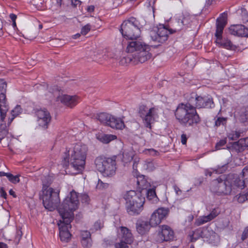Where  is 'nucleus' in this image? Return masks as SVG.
<instances>
[{
    "instance_id": "nucleus-37",
    "label": "nucleus",
    "mask_w": 248,
    "mask_h": 248,
    "mask_svg": "<svg viewBox=\"0 0 248 248\" xmlns=\"http://www.w3.org/2000/svg\"><path fill=\"white\" fill-rule=\"evenodd\" d=\"M8 179L13 183L16 184L19 182V178L17 175L14 176L12 174L9 173L7 175Z\"/></svg>"
},
{
    "instance_id": "nucleus-18",
    "label": "nucleus",
    "mask_w": 248,
    "mask_h": 248,
    "mask_svg": "<svg viewBox=\"0 0 248 248\" xmlns=\"http://www.w3.org/2000/svg\"><path fill=\"white\" fill-rule=\"evenodd\" d=\"M78 99L79 98L77 95L71 96L67 94H63L58 97V100L70 108L76 106L78 102Z\"/></svg>"
},
{
    "instance_id": "nucleus-46",
    "label": "nucleus",
    "mask_w": 248,
    "mask_h": 248,
    "mask_svg": "<svg viewBox=\"0 0 248 248\" xmlns=\"http://www.w3.org/2000/svg\"><path fill=\"white\" fill-rule=\"evenodd\" d=\"M147 198H149L150 197H154L156 196L155 192L154 190H149L147 192Z\"/></svg>"
},
{
    "instance_id": "nucleus-2",
    "label": "nucleus",
    "mask_w": 248,
    "mask_h": 248,
    "mask_svg": "<svg viewBox=\"0 0 248 248\" xmlns=\"http://www.w3.org/2000/svg\"><path fill=\"white\" fill-rule=\"evenodd\" d=\"M78 194L72 190L58 208V212L62 218L58 223L60 237L62 241L67 242L71 237L69 229L71 228V222L74 219V211L78 209Z\"/></svg>"
},
{
    "instance_id": "nucleus-5",
    "label": "nucleus",
    "mask_w": 248,
    "mask_h": 248,
    "mask_svg": "<svg viewBox=\"0 0 248 248\" xmlns=\"http://www.w3.org/2000/svg\"><path fill=\"white\" fill-rule=\"evenodd\" d=\"M127 213L132 216L139 214L143 210L145 197L140 191L130 190L124 195Z\"/></svg>"
},
{
    "instance_id": "nucleus-52",
    "label": "nucleus",
    "mask_w": 248,
    "mask_h": 248,
    "mask_svg": "<svg viewBox=\"0 0 248 248\" xmlns=\"http://www.w3.org/2000/svg\"><path fill=\"white\" fill-rule=\"evenodd\" d=\"M10 19L13 21H16V20L17 18V16L14 14H11L9 16Z\"/></svg>"
},
{
    "instance_id": "nucleus-56",
    "label": "nucleus",
    "mask_w": 248,
    "mask_h": 248,
    "mask_svg": "<svg viewBox=\"0 0 248 248\" xmlns=\"http://www.w3.org/2000/svg\"><path fill=\"white\" fill-rule=\"evenodd\" d=\"M9 194L11 195H13L14 197H16L15 193L12 189L9 190Z\"/></svg>"
},
{
    "instance_id": "nucleus-11",
    "label": "nucleus",
    "mask_w": 248,
    "mask_h": 248,
    "mask_svg": "<svg viewBox=\"0 0 248 248\" xmlns=\"http://www.w3.org/2000/svg\"><path fill=\"white\" fill-rule=\"evenodd\" d=\"M192 16L187 13L176 16L171 23L170 33L172 34L184 29L192 21Z\"/></svg>"
},
{
    "instance_id": "nucleus-57",
    "label": "nucleus",
    "mask_w": 248,
    "mask_h": 248,
    "mask_svg": "<svg viewBox=\"0 0 248 248\" xmlns=\"http://www.w3.org/2000/svg\"><path fill=\"white\" fill-rule=\"evenodd\" d=\"M212 0H208V1H206V5L207 6H209L212 4Z\"/></svg>"
},
{
    "instance_id": "nucleus-7",
    "label": "nucleus",
    "mask_w": 248,
    "mask_h": 248,
    "mask_svg": "<svg viewBox=\"0 0 248 248\" xmlns=\"http://www.w3.org/2000/svg\"><path fill=\"white\" fill-rule=\"evenodd\" d=\"M120 31L124 38L131 41H141L139 39L140 35V24L135 17H131L124 21L121 25Z\"/></svg>"
},
{
    "instance_id": "nucleus-45",
    "label": "nucleus",
    "mask_w": 248,
    "mask_h": 248,
    "mask_svg": "<svg viewBox=\"0 0 248 248\" xmlns=\"http://www.w3.org/2000/svg\"><path fill=\"white\" fill-rule=\"evenodd\" d=\"M248 237V226L244 229L241 238L242 241H244Z\"/></svg>"
},
{
    "instance_id": "nucleus-1",
    "label": "nucleus",
    "mask_w": 248,
    "mask_h": 248,
    "mask_svg": "<svg viewBox=\"0 0 248 248\" xmlns=\"http://www.w3.org/2000/svg\"><path fill=\"white\" fill-rule=\"evenodd\" d=\"M215 107L213 98L210 96H198L192 93L186 103L179 104L174 112L176 119L185 127H193L199 124L201 118L196 108H212Z\"/></svg>"
},
{
    "instance_id": "nucleus-15",
    "label": "nucleus",
    "mask_w": 248,
    "mask_h": 248,
    "mask_svg": "<svg viewBox=\"0 0 248 248\" xmlns=\"http://www.w3.org/2000/svg\"><path fill=\"white\" fill-rule=\"evenodd\" d=\"M36 115L39 125L44 129L47 128L51 119L50 113L46 108H41L36 111Z\"/></svg>"
},
{
    "instance_id": "nucleus-6",
    "label": "nucleus",
    "mask_w": 248,
    "mask_h": 248,
    "mask_svg": "<svg viewBox=\"0 0 248 248\" xmlns=\"http://www.w3.org/2000/svg\"><path fill=\"white\" fill-rule=\"evenodd\" d=\"M127 51L134 52L132 55L134 62L143 63L150 59L152 56L149 52L150 47L141 41H134L128 42Z\"/></svg>"
},
{
    "instance_id": "nucleus-32",
    "label": "nucleus",
    "mask_w": 248,
    "mask_h": 248,
    "mask_svg": "<svg viewBox=\"0 0 248 248\" xmlns=\"http://www.w3.org/2000/svg\"><path fill=\"white\" fill-rule=\"evenodd\" d=\"M144 168L149 171H153L155 169L154 163L152 161H145L144 164Z\"/></svg>"
},
{
    "instance_id": "nucleus-29",
    "label": "nucleus",
    "mask_w": 248,
    "mask_h": 248,
    "mask_svg": "<svg viewBox=\"0 0 248 248\" xmlns=\"http://www.w3.org/2000/svg\"><path fill=\"white\" fill-rule=\"evenodd\" d=\"M228 168V164L226 163L222 165H218L217 168L215 169L214 171L216 173H222L224 172Z\"/></svg>"
},
{
    "instance_id": "nucleus-62",
    "label": "nucleus",
    "mask_w": 248,
    "mask_h": 248,
    "mask_svg": "<svg viewBox=\"0 0 248 248\" xmlns=\"http://www.w3.org/2000/svg\"><path fill=\"white\" fill-rule=\"evenodd\" d=\"M62 0H57V3L58 4H59L60 6L62 4Z\"/></svg>"
},
{
    "instance_id": "nucleus-39",
    "label": "nucleus",
    "mask_w": 248,
    "mask_h": 248,
    "mask_svg": "<svg viewBox=\"0 0 248 248\" xmlns=\"http://www.w3.org/2000/svg\"><path fill=\"white\" fill-rule=\"evenodd\" d=\"M108 186V184L103 183L101 180L99 179L96 185V188L99 189L107 188Z\"/></svg>"
},
{
    "instance_id": "nucleus-24",
    "label": "nucleus",
    "mask_w": 248,
    "mask_h": 248,
    "mask_svg": "<svg viewBox=\"0 0 248 248\" xmlns=\"http://www.w3.org/2000/svg\"><path fill=\"white\" fill-rule=\"evenodd\" d=\"M134 156V153L132 151H124L123 153L122 161L127 163L131 161Z\"/></svg>"
},
{
    "instance_id": "nucleus-30",
    "label": "nucleus",
    "mask_w": 248,
    "mask_h": 248,
    "mask_svg": "<svg viewBox=\"0 0 248 248\" xmlns=\"http://www.w3.org/2000/svg\"><path fill=\"white\" fill-rule=\"evenodd\" d=\"M227 118L225 117H217L215 121V125L218 127L220 125H225L227 123Z\"/></svg>"
},
{
    "instance_id": "nucleus-61",
    "label": "nucleus",
    "mask_w": 248,
    "mask_h": 248,
    "mask_svg": "<svg viewBox=\"0 0 248 248\" xmlns=\"http://www.w3.org/2000/svg\"><path fill=\"white\" fill-rule=\"evenodd\" d=\"M245 173L246 172H245V171H243V170H242V172H241V175L242 176V179L244 181V180L243 179L244 177L245 176ZM240 179H241V178H240Z\"/></svg>"
},
{
    "instance_id": "nucleus-55",
    "label": "nucleus",
    "mask_w": 248,
    "mask_h": 248,
    "mask_svg": "<svg viewBox=\"0 0 248 248\" xmlns=\"http://www.w3.org/2000/svg\"><path fill=\"white\" fill-rule=\"evenodd\" d=\"M9 173H6V172H3V171H0V176H6L7 177V175Z\"/></svg>"
},
{
    "instance_id": "nucleus-63",
    "label": "nucleus",
    "mask_w": 248,
    "mask_h": 248,
    "mask_svg": "<svg viewBox=\"0 0 248 248\" xmlns=\"http://www.w3.org/2000/svg\"><path fill=\"white\" fill-rule=\"evenodd\" d=\"M245 195V197L247 198V200H248V191L246 192H243Z\"/></svg>"
},
{
    "instance_id": "nucleus-34",
    "label": "nucleus",
    "mask_w": 248,
    "mask_h": 248,
    "mask_svg": "<svg viewBox=\"0 0 248 248\" xmlns=\"http://www.w3.org/2000/svg\"><path fill=\"white\" fill-rule=\"evenodd\" d=\"M220 213V211L218 208L214 209L211 213L207 215L209 218L210 220H212L214 218H215L216 217H217Z\"/></svg>"
},
{
    "instance_id": "nucleus-22",
    "label": "nucleus",
    "mask_w": 248,
    "mask_h": 248,
    "mask_svg": "<svg viewBox=\"0 0 248 248\" xmlns=\"http://www.w3.org/2000/svg\"><path fill=\"white\" fill-rule=\"evenodd\" d=\"M22 112V109L20 105L16 107L11 111V117L9 118L8 125H10L14 119Z\"/></svg>"
},
{
    "instance_id": "nucleus-44",
    "label": "nucleus",
    "mask_w": 248,
    "mask_h": 248,
    "mask_svg": "<svg viewBox=\"0 0 248 248\" xmlns=\"http://www.w3.org/2000/svg\"><path fill=\"white\" fill-rule=\"evenodd\" d=\"M237 201L239 203H243L246 200H247V198L245 197V195L243 193H240L237 196Z\"/></svg>"
},
{
    "instance_id": "nucleus-8",
    "label": "nucleus",
    "mask_w": 248,
    "mask_h": 248,
    "mask_svg": "<svg viewBox=\"0 0 248 248\" xmlns=\"http://www.w3.org/2000/svg\"><path fill=\"white\" fill-rule=\"evenodd\" d=\"M94 164L96 170L104 177H110L116 173V156L111 158L98 156L94 160Z\"/></svg>"
},
{
    "instance_id": "nucleus-9",
    "label": "nucleus",
    "mask_w": 248,
    "mask_h": 248,
    "mask_svg": "<svg viewBox=\"0 0 248 248\" xmlns=\"http://www.w3.org/2000/svg\"><path fill=\"white\" fill-rule=\"evenodd\" d=\"M227 23V13L224 12L220 15L216 20V42L222 47L232 49L233 47L232 42L228 39L222 38L223 31Z\"/></svg>"
},
{
    "instance_id": "nucleus-41",
    "label": "nucleus",
    "mask_w": 248,
    "mask_h": 248,
    "mask_svg": "<svg viewBox=\"0 0 248 248\" xmlns=\"http://www.w3.org/2000/svg\"><path fill=\"white\" fill-rule=\"evenodd\" d=\"M128 243H126L125 241L121 240L120 242L117 243L115 244L116 248H128Z\"/></svg>"
},
{
    "instance_id": "nucleus-54",
    "label": "nucleus",
    "mask_w": 248,
    "mask_h": 248,
    "mask_svg": "<svg viewBox=\"0 0 248 248\" xmlns=\"http://www.w3.org/2000/svg\"><path fill=\"white\" fill-rule=\"evenodd\" d=\"M0 248H8V246L6 244L0 242Z\"/></svg>"
},
{
    "instance_id": "nucleus-51",
    "label": "nucleus",
    "mask_w": 248,
    "mask_h": 248,
    "mask_svg": "<svg viewBox=\"0 0 248 248\" xmlns=\"http://www.w3.org/2000/svg\"><path fill=\"white\" fill-rule=\"evenodd\" d=\"M173 188L177 195H179L182 193V191L177 186H174Z\"/></svg>"
},
{
    "instance_id": "nucleus-10",
    "label": "nucleus",
    "mask_w": 248,
    "mask_h": 248,
    "mask_svg": "<svg viewBox=\"0 0 248 248\" xmlns=\"http://www.w3.org/2000/svg\"><path fill=\"white\" fill-rule=\"evenodd\" d=\"M43 203L45 208L51 211L57 208L58 210V208L62 204V203L58 206L60 202L59 192L55 191L51 187H46L45 189V187L43 186Z\"/></svg>"
},
{
    "instance_id": "nucleus-47",
    "label": "nucleus",
    "mask_w": 248,
    "mask_h": 248,
    "mask_svg": "<svg viewBox=\"0 0 248 248\" xmlns=\"http://www.w3.org/2000/svg\"><path fill=\"white\" fill-rule=\"evenodd\" d=\"M181 142L183 145H185L187 141V137L186 134H182L181 137Z\"/></svg>"
},
{
    "instance_id": "nucleus-64",
    "label": "nucleus",
    "mask_w": 248,
    "mask_h": 248,
    "mask_svg": "<svg viewBox=\"0 0 248 248\" xmlns=\"http://www.w3.org/2000/svg\"><path fill=\"white\" fill-rule=\"evenodd\" d=\"M243 171H245V172H246V171H247L248 170V167H245L243 169Z\"/></svg>"
},
{
    "instance_id": "nucleus-33",
    "label": "nucleus",
    "mask_w": 248,
    "mask_h": 248,
    "mask_svg": "<svg viewBox=\"0 0 248 248\" xmlns=\"http://www.w3.org/2000/svg\"><path fill=\"white\" fill-rule=\"evenodd\" d=\"M103 227V225L102 222L100 220H97L94 223L91 230L93 232L101 230Z\"/></svg>"
},
{
    "instance_id": "nucleus-26",
    "label": "nucleus",
    "mask_w": 248,
    "mask_h": 248,
    "mask_svg": "<svg viewBox=\"0 0 248 248\" xmlns=\"http://www.w3.org/2000/svg\"><path fill=\"white\" fill-rule=\"evenodd\" d=\"M211 221L210 219L209 218L208 216H204L200 217L199 218H198L195 222V224L196 226H200L202 225L205 223H207L209 221Z\"/></svg>"
},
{
    "instance_id": "nucleus-12",
    "label": "nucleus",
    "mask_w": 248,
    "mask_h": 248,
    "mask_svg": "<svg viewBox=\"0 0 248 248\" xmlns=\"http://www.w3.org/2000/svg\"><path fill=\"white\" fill-rule=\"evenodd\" d=\"M139 113L145 127L151 129V124L157 116V108L155 107L149 108L146 106L142 105L139 108Z\"/></svg>"
},
{
    "instance_id": "nucleus-28",
    "label": "nucleus",
    "mask_w": 248,
    "mask_h": 248,
    "mask_svg": "<svg viewBox=\"0 0 248 248\" xmlns=\"http://www.w3.org/2000/svg\"><path fill=\"white\" fill-rule=\"evenodd\" d=\"M6 127L5 124H0V143L1 142L2 140H5V136L7 133Z\"/></svg>"
},
{
    "instance_id": "nucleus-25",
    "label": "nucleus",
    "mask_w": 248,
    "mask_h": 248,
    "mask_svg": "<svg viewBox=\"0 0 248 248\" xmlns=\"http://www.w3.org/2000/svg\"><path fill=\"white\" fill-rule=\"evenodd\" d=\"M7 83L3 79H0V99L2 100H6V92Z\"/></svg>"
},
{
    "instance_id": "nucleus-48",
    "label": "nucleus",
    "mask_w": 248,
    "mask_h": 248,
    "mask_svg": "<svg viewBox=\"0 0 248 248\" xmlns=\"http://www.w3.org/2000/svg\"><path fill=\"white\" fill-rule=\"evenodd\" d=\"M148 151L149 154L152 155H157L158 154V152L154 149H149Z\"/></svg>"
},
{
    "instance_id": "nucleus-23",
    "label": "nucleus",
    "mask_w": 248,
    "mask_h": 248,
    "mask_svg": "<svg viewBox=\"0 0 248 248\" xmlns=\"http://www.w3.org/2000/svg\"><path fill=\"white\" fill-rule=\"evenodd\" d=\"M97 138L101 142L107 144L116 139L117 137L111 134H104L99 135Z\"/></svg>"
},
{
    "instance_id": "nucleus-4",
    "label": "nucleus",
    "mask_w": 248,
    "mask_h": 248,
    "mask_svg": "<svg viewBox=\"0 0 248 248\" xmlns=\"http://www.w3.org/2000/svg\"><path fill=\"white\" fill-rule=\"evenodd\" d=\"M88 152L87 146L81 142L77 143L73 149L68 151V156L66 155L62 160L63 166H70L76 172L74 173L78 174L82 171L84 169L85 160Z\"/></svg>"
},
{
    "instance_id": "nucleus-53",
    "label": "nucleus",
    "mask_w": 248,
    "mask_h": 248,
    "mask_svg": "<svg viewBox=\"0 0 248 248\" xmlns=\"http://www.w3.org/2000/svg\"><path fill=\"white\" fill-rule=\"evenodd\" d=\"M82 200H84L85 202H87L89 200L88 196L86 194H83L82 196Z\"/></svg>"
},
{
    "instance_id": "nucleus-40",
    "label": "nucleus",
    "mask_w": 248,
    "mask_h": 248,
    "mask_svg": "<svg viewBox=\"0 0 248 248\" xmlns=\"http://www.w3.org/2000/svg\"><path fill=\"white\" fill-rule=\"evenodd\" d=\"M91 29V25L89 24H88L81 28L80 33L82 35H86L90 31Z\"/></svg>"
},
{
    "instance_id": "nucleus-3",
    "label": "nucleus",
    "mask_w": 248,
    "mask_h": 248,
    "mask_svg": "<svg viewBox=\"0 0 248 248\" xmlns=\"http://www.w3.org/2000/svg\"><path fill=\"white\" fill-rule=\"evenodd\" d=\"M246 186L245 181L235 174L221 175L213 180L210 186L211 191L218 196L231 194L236 189H243Z\"/></svg>"
},
{
    "instance_id": "nucleus-58",
    "label": "nucleus",
    "mask_w": 248,
    "mask_h": 248,
    "mask_svg": "<svg viewBox=\"0 0 248 248\" xmlns=\"http://www.w3.org/2000/svg\"><path fill=\"white\" fill-rule=\"evenodd\" d=\"M137 167V162H136V160H134L133 165V168L134 170H136Z\"/></svg>"
},
{
    "instance_id": "nucleus-16",
    "label": "nucleus",
    "mask_w": 248,
    "mask_h": 248,
    "mask_svg": "<svg viewBox=\"0 0 248 248\" xmlns=\"http://www.w3.org/2000/svg\"><path fill=\"white\" fill-rule=\"evenodd\" d=\"M170 29H168L163 25L160 26L157 29L156 32H154L155 35L152 36L153 39L161 43L165 42L168 39L169 34H170Z\"/></svg>"
},
{
    "instance_id": "nucleus-27",
    "label": "nucleus",
    "mask_w": 248,
    "mask_h": 248,
    "mask_svg": "<svg viewBox=\"0 0 248 248\" xmlns=\"http://www.w3.org/2000/svg\"><path fill=\"white\" fill-rule=\"evenodd\" d=\"M241 136L240 131H232L227 135V137L230 140H236Z\"/></svg>"
},
{
    "instance_id": "nucleus-35",
    "label": "nucleus",
    "mask_w": 248,
    "mask_h": 248,
    "mask_svg": "<svg viewBox=\"0 0 248 248\" xmlns=\"http://www.w3.org/2000/svg\"><path fill=\"white\" fill-rule=\"evenodd\" d=\"M227 143V139L225 138L224 139L220 140L219 141L217 142L215 148L216 150H220L222 149V147L224 146Z\"/></svg>"
},
{
    "instance_id": "nucleus-21",
    "label": "nucleus",
    "mask_w": 248,
    "mask_h": 248,
    "mask_svg": "<svg viewBox=\"0 0 248 248\" xmlns=\"http://www.w3.org/2000/svg\"><path fill=\"white\" fill-rule=\"evenodd\" d=\"M151 227V225L148 221L139 220L136 224L137 230L141 235H143L148 232Z\"/></svg>"
},
{
    "instance_id": "nucleus-59",
    "label": "nucleus",
    "mask_w": 248,
    "mask_h": 248,
    "mask_svg": "<svg viewBox=\"0 0 248 248\" xmlns=\"http://www.w3.org/2000/svg\"><path fill=\"white\" fill-rule=\"evenodd\" d=\"M88 11L92 12L94 10V7L93 6H91L88 8Z\"/></svg>"
},
{
    "instance_id": "nucleus-50",
    "label": "nucleus",
    "mask_w": 248,
    "mask_h": 248,
    "mask_svg": "<svg viewBox=\"0 0 248 248\" xmlns=\"http://www.w3.org/2000/svg\"><path fill=\"white\" fill-rule=\"evenodd\" d=\"M71 1L72 5L75 7L81 4L80 0H71Z\"/></svg>"
},
{
    "instance_id": "nucleus-42",
    "label": "nucleus",
    "mask_w": 248,
    "mask_h": 248,
    "mask_svg": "<svg viewBox=\"0 0 248 248\" xmlns=\"http://www.w3.org/2000/svg\"><path fill=\"white\" fill-rule=\"evenodd\" d=\"M198 230H201L200 231L202 232L201 233H200V237L201 238H208L207 233H208V231L206 228H200L197 229Z\"/></svg>"
},
{
    "instance_id": "nucleus-13",
    "label": "nucleus",
    "mask_w": 248,
    "mask_h": 248,
    "mask_svg": "<svg viewBox=\"0 0 248 248\" xmlns=\"http://www.w3.org/2000/svg\"><path fill=\"white\" fill-rule=\"evenodd\" d=\"M97 120L102 124L108 125L112 128L123 129L124 126V121L120 118L107 113H100L97 115Z\"/></svg>"
},
{
    "instance_id": "nucleus-38",
    "label": "nucleus",
    "mask_w": 248,
    "mask_h": 248,
    "mask_svg": "<svg viewBox=\"0 0 248 248\" xmlns=\"http://www.w3.org/2000/svg\"><path fill=\"white\" fill-rule=\"evenodd\" d=\"M81 242L82 245L85 248H89L92 246V239L88 238L86 239H81Z\"/></svg>"
},
{
    "instance_id": "nucleus-20",
    "label": "nucleus",
    "mask_w": 248,
    "mask_h": 248,
    "mask_svg": "<svg viewBox=\"0 0 248 248\" xmlns=\"http://www.w3.org/2000/svg\"><path fill=\"white\" fill-rule=\"evenodd\" d=\"M120 229L122 233L121 240L125 241L126 243L129 245L132 244L134 240V237L131 231L125 227H121Z\"/></svg>"
},
{
    "instance_id": "nucleus-17",
    "label": "nucleus",
    "mask_w": 248,
    "mask_h": 248,
    "mask_svg": "<svg viewBox=\"0 0 248 248\" xmlns=\"http://www.w3.org/2000/svg\"><path fill=\"white\" fill-rule=\"evenodd\" d=\"M160 231L158 232V236L161 242L170 241L174 238V232L172 229L168 225H162L160 227Z\"/></svg>"
},
{
    "instance_id": "nucleus-19",
    "label": "nucleus",
    "mask_w": 248,
    "mask_h": 248,
    "mask_svg": "<svg viewBox=\"0 0 248 248\" xmlns=\"http://www.w3.org/2000/svg\"><path fill=\"white\" fill-rule=\"evenodd\" d=\"M235 116L243 123L248 121V106L237 108L234 112Z\"/></svg>"
},
{
    "instance_id": "nucleus-60",
    "label": "nucleus",
    "mask_w": 248,
    "mask_h": 248,
    "mask_svg": "<svg viewBox=\"0 0 248 248\" xmlns=\"http://www.w3.org/2000/svg\"><path fill=\"white\" fill-rule=\"evenodd\" d=\"M245 173L246 172H245V171H243V170H242V172H241V175L242 176V179L244 181V180L243 179L244 177L245 176ZM240 179H241V178H240Z\"/></svg>"
},
{
    "instance_id": "nucleus-43",
    "label": "nucleus",
    "mask_w": 248,
    "mask_h": 248,
    "mask_svg": "<svg viewBox=\"0 0 248 248\" xmlns=\"http://www.w3.org/2000/svg\"><path fill=\"white\" fill-rule=\"evenodd\" d=\"M81 239H86L91 238V233L88 231H83L81 232Z\"/></svg>"
},
{
    "instance_id": "nucleus-31",
    "label": "nucleus",
    "mask_w": 248,
    "mask_h": 248,
    "mask_svg": "<svg viewBox=\"0 0 248 248\" xmlns=\"http://www.w3.org/2000/svg\"><path fill=\"white\" fill-rule=\"evenodd\" d=\"M201 230H196L193 232L192 235H190V240L191 242H195L197 239L201 238L200 233H201Z\"/></svg>"
},
{
    "instance_id": "nucleus-49",
    "label": "nucleus",
    "mask_w": 248,
    "mask_h": 248,
    "mask_svg": "<svg viewBox=\"0 0 248 248\" xmlns=\"http://www.w3.org/2000/svg\"><path fill=\"white\" fill-rule=\"evenodd\" d=\"M0 197L4 199H6L7 193L4 190L3 188H1L0 189Z\"/></svg>"
},
{
    "instance_id": "nucleus-14",
    "label": "nucleus",
    "mask_w": 248,
    "mask_h": 248,
    "mask_svg": "<svg viewBox=\"0 0 248 248\" xmlns=\"http://www.w3.org/2000/svg\"><path fill=\"white\" fill-rule=\"evenodd\" d=\"M168 212V209L163 207L155 211L150 219L149 222L151 227H156L159 225L161 221L166 217Z\"/></svg>"
},
{
    "instance_id": "nucleus-36",
    "label": "nucleus",
    "mask_w": 248,
    "mask_h": 248,
    "mask_svg": "<svg viewBox=\"0 0 248 248\" xmlns=\"http://www.w3.org/2000/svg\"><path fill=\"white\" fill-rule=\"evenodd\" d=\"M22 232L20 229H17L14 239V242L16 244H18L22 236Z\"/></svg>"
}]
</instances>
